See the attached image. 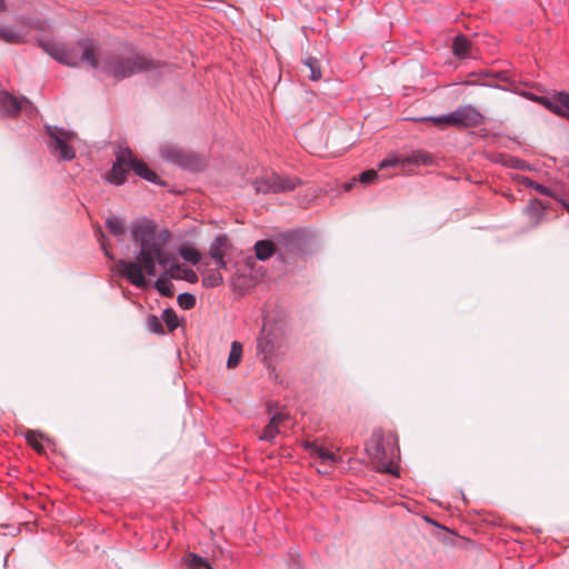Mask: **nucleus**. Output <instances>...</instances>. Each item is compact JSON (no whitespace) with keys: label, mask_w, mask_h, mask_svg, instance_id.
<instances>
[{"label":"nucleus","mask_w":569,"mask_h":569,"mask_svg":"<svg viewBox=\"0 0 569 569\" xmlns=\"http://www.w3.org/2000/svg\"><path fill=\"white\" fill-rule=\"evenodd\" d=\"M133 242L139 244L140 251L134 261L121 259L117 267L121 276L138 288H146L148 282L144 273L156 276V263L166 269V274L172 279H182L191 283L198 281V276L192 269L182 268L173 262V256L168 252L167 244L170 240L168 230H158V226L147 218L137 220L131 226Z\"/></svg>","instance_id":"1"},{"label":"nucleus","mask_w":569,"mask_h":569,"mask_svg":"<svg viewBox=\"0 0 569 569\" xmlns=\"http://www.w3.org/2000/svg\"><path fill=\"white\" fill-rule=\"evenodd\" d=\"M159 67L156 61L138 53L107 52L100 57L99 69L116 79H123Z\"/></svg>","instance_id":"2"},{"label":"nucleus","mask_w":569,"mask_h":569,"mask_svg":"<svg viewBox=\"0 0 569 569\" xmlns=\"http://www.w3.org/2000/svg\"><path fill=\"white\" fill-rule=\"evenodd\" d=\"M43 50L53 59L69 67L88 64L93 69L100 67V54L97 53L96 44L91 40H82L72 47H66L53 42L41 43Z\"/></svg>","instance_id":"3"},{"label":"nucleus","mask_w":569,"mask_h":569,"mask_svg":"<svg viewBox=\"0 0 569 569\" xmlns=\"http://www.w3.org/2000/svg\"><path fill=\"white\" fill-rule=\"evenodd\" d=\"M397 451L396 445L392 441H386L381 431H375L366 443V452L380 472L393 473L392 465Z\"/></svg>","instance_id":"4"},{"label":"nucleus","mask_w":569,"mask_h":569,"mask_svg":"<svg viewBox=\"0 0 569 569\" xmlns=\"http://www.w3.org/2000/svg\"><path fill=\"white\" fill-rule=\"evenodd\" d=\"M438 126H450L457 128H471L483 123L485 117L471 104L462 106L455 111L441 116L425 118Z\"/></svg>","instance_id":"5"},{"label":"nucleus","mask_w":569,"mask_h":569,"mask_svg":"<svg viewBox=\"0 0 569 569\" xmlns=\"http://www.w3.org/2000/svg\"><path fill=\"white\" fill-rule=\"evenodd\" d=\"M301 183L300 179L296 177L279 176L270 173L253 181V187L257 193H278L295 190Z\"/></svg>","instance_id":"6"},{"label":"nucleus","mask_w":569,"mask_h":569,"mask_svg":"<svg viewBox=\"0 0 569 569\" xmlns=\"http://www.w3.org/2000/svg\"><path fill=\"white\" fill-rule=\"evenodd\" d=\"M161 154L164 159L192 171H200L206 167V159L191 151L173 147H163Z\"/></svg>","instance_id":"7"},{"label":"nucleus","mask_w":569,"mask_h":569,"mask_svg":"<svg viewBox=\"0 0 569 569\" xmlns=\"http://www.w3.org/2000/svg\"><path fill=\"white\" fill-rule=\"evenodd\" d=\"M32 112L33 106L27 98H18L0 90V117H16L21 111Z\"/></svg>","instance_id":"8"},{"label":"nucleus","mask_w":569,"mask_h":569,"mask_svg":"<svg viewBox=\"0 0 569 569\" xmlns=\"http://www.w3.org/2000/svg\"><path fill=\"white\" fill-rule=\"evenodd\" d=\"M132 161V151L129 148H121L116 153V161L108 174V181L114 184H122Z\"/></svg>","instance_id":"9"},{"label":"nucleus","mask_w":569,"mask_h":569,"mask_svg":"<svg viewBox=\"0 0 569 569\" xmlns=\"http://www.w3.org/2000/svg\"><path fill=\"white\" fill-rule=\"evenodd\" d=\"M47 133L51 138V148L54 152L60 153L62 160H71L74 158V150L68 144V140L72 137L71 133L57 127H47Z\"/></svg>","instance_id":"10"},{"label":"nucleus","mask_w":569,"mask_h":569,"mask_svg":"<svg viewBox=\"0 0 569 569\" xmlns=\"http://www.w3.org/2000/svg\"><path fill=\"white\" fill-rule=\"evenodd\" d=\"M535 100L559 116H567L569 113V93L565 91L557 92L552 96L536 97Z\"/></svg>","instance_id":"11"},{"label":"nucleus","mask_w":569,"mask_h":569,"mask_svg":"<svg viewBox=\"0 0 569 569\" xmlns=\"http://www.w3.org/2000/svg\"><path fill=\"white\" fill-rule=\"evenodd\" d=\"M547 206L540 200H531L525 209V213L528 218V223L531 228L538 227L545 219Z\"/></svg>","instance_id":"12"},{"label":"nucleus","mask_w":569,"mask_h":569,"mask_svg":"<svg viewBox=\"0 0 569 569\" xmlns=\"http://www.w3.org/2000/svg\"><path fill=\"white\" fill-rule=\"evenodd\" d=\"M228 247V237L224 234L218 236L213 242L210 244L209 253L212 259H214L217 266L221 269L227 268V262L224 261L226 249Z\"/></svg>","instance_id":"13"},{"label":"nucleus","mask_w":569,"mask_h":569,"mask_svg":"<svg viewBox=\"0 0 569 569\" xmlns=\"http://www.w3.org/2000/svg\"><path fill=\"white\" fill-rule=\"evenodd\" d=\"M288 419L286 413H276L271 417L269 423L264 427L259 439L262 441L272 442L277 435L281 432V426Z\"/></svg>","instance_id":"14"},{"label":"nucleus","mask_w":569,"mask_h":569,"mask_svg":"<svg viewBox=\"0 0 569 569\" xmlns=\"http://www.w3.org/2000/svg\"><path fill=\"white\" fill-rule=\"evenodd\" d=\"M130 169L138 174L139 177L146 179L147 181L160 183L158 180V176L154 171H152L142 160L136 158L132 154V161L130 162Z\"/></svg>","instance_id":"15"},{"label":"nucleus","mask_w":569,"mask_h":569,"mask_svg":"<svg viewBox=\"0 0 569 569\" xmlns=\"http://www.w3.org/2000/svg\"><path fill=\"white\" fill-rule=\"evenodd\" d=\"M306 447L313 457L320 459L321 463L333 465L337 461L336 455L323 447L316 443H306Z\"/></svg>","instance_id":"16"},{"label":"nucleus","mask_w":569,"mask_h":569,"mask_svg":"<svg viewBox=\"0 0 569 569\" xmlns=\"http://www.w3.org/2000/svg\"><path fill=\"white\" fill-rule=\"evenodd\" d=\"M273 348L274 345L271 335L262 332L258 338L257 343L258 355L262 356V361H267L268 357L272 353Z\"/></svg>","instance_id":"17"},{"label":"nucleus","mask_w":569,"mask_h":569,"mask_svg":"<svg viewBox=\"0 0 569 569\" xmlns=\"http://www.w3.org/2000/svg\"><path fill=\"white\" fill-rule=\"evenodd\" d=\"M256 257L267 260L276 252V246L271 240H260L254 244Z\"/></svg>","instance_id":"18"},{"label":"nucleus","mask_w":569,"mask_h":569,"mask_svg":"<svg viewBox=\"0 0 569 569\" xmlns=\"http://www.w3.org/2000/svg\"><path fill=\"white\" fill-rule=\"evenodd\" d=\"M303 66L309 71L308 77L310 80L318 81L321 79L322 74H321L320 62L318 61V59H316L313 57H308L307 59L303 60Z\"/></svg>","instance_id":"19"},{"label":"nucleus","mask_w":569,"mask_h":569,"mask_svg":"<svg viewBox=\"0 0 569 569\" xmlns=\"http://www.w3.org/2000/svg\"><path fill=\"white\" fill-rule=\"evenodd\" d=\"M183 562L188 569H211L210 565L206 561V559L193 552L186 555V557L183 558Z\"/></svg>","instance_id":"20"},{"label":"nucleus","mask_w":569,"mask_h":569,"mask_svg":"<svg viewBox=\"0 0 569 569\" xmlns=\"http://www.w3.org/2000/svg\"><path fill=\"white\" fill-rule=\"evenodd\" d=\"M470 48V41L462 34L453 39L452 49L453 53L458 57H466Z\"/></svg>","instance_id":"21"},{"label":"nucleus","mask_w":569,"mask_h":569,"mask_svg":"<svg viewBox=\"0 0 569 569\" xmlns=\"http://www.w3.org/2000/svg\"><path fill=\"white\" fill-rule=\"evenodd\" d=\"M0 40L7 43H20L23 37L10 27L0 26Z\"/></svg>","instance_id":"22"},{"label":"nucleus","mask_w":569,"mask_h":569,"mask_svg":"<svg viewBox=\"0 0 569 569\" xmlns=\"http://www.w3.org/2000/svg\"><path fill=\"white\" fill-rule=\"evenodd\" d=\"M242 356V345L238 341H233L229 353L227 366L228 368H236Z\"/></svg>","instance_id":"23"},{"label":"nucleus","mask_w":569,"mask_h":569,"mask_svg":"<svg viewBox=\"0 0 569 569\" xmlns=\"http://www.w3.org/2000/svg\"><path fill=\"white\" fill-rule=\"evenodd\" d=\"M223 279L219 271H207L202 277V284L207 288H214L222 284Z\"/></svg>","instance_id":"24"},{"label":"nucleus","mask_w":569,"mask_h":569,"mask_svg":"<svg viewBox=\"0 0 569 569\" xmlns=\"http://www.w3.org/2000/svg\"><path fill=\"white\" fill-rule=\"evenodd\" d=\"M169 277H167L166 272L159 277L154 283L156 289L166 297H172L173 290L172 284L169 282Z\"/></svg>","instance_id":"25"},{"label":"nucleus","mask_w":569,"mask_h":569,"mask_svg":"<svg viewBox=\"0 0 569 569\" xmlns=\"http://www.w3.org/2000/svg\"><path fill=\"white\" fill-rule=\"evenodd\" d=\"M108 230L116 237L124 234V226L120 218L109 217L106 221Z\"/></svg>","instance_id":"26"},{"label":"nucleus","mask_w":569,"mask_h":569,"mask_svg":"<svg viewBox=\"0 0 569 569\" xmlns=\"http://www.w3.org/2000/svg\"><path fill=\"white\" fill-rule=\"evenodd\" d=\"M42 435L34 431V430H28L26 432V440L27 442L38 452L42 453L44 451V448L41 443Z\"/></svg>","instance_id":"27"},{"label":"nucleus","mask_w":569,"mask_h":569,"mask_svg":"<svg viewBox=\"0 0 569 569\" xmlns=\"http://www.w3.org/2000/svg\"><path fill=\"white\" fill-rule=\"evenodd\" d=\"M162 320L168 327L169 331H173L178 327V317L173 309L168 308L163 310Z\"/></svg>","instance_id":"28"},{"label":"nucleus","mask_w":569,"mask_h":569,"mask_svg":"<svg viewBox=\"0 0 569 569\" xmlns=\"http://www.w3.org/2000/svg\"><path fill=\"white\" fill-rule=\"evenodd\" d=\"M179 253L184 260L193 264H197L201 259L200 252L193 248H181L179 250Z\"/></svg>","instance_id":"29"},{"label":"nucleus","mask_w":569,"mask_h":569,"mask_svg":"<svg viewBox=\"0 0 569 569\" xmlns=\"http://www.w3.org/2000/svg\"><path fill=\"white\" fill-rule=\"evenodd\" d=\"M178 303L182 309H192L196 305V297L188 292L180 293L178 296Z\"/></svg>","instance_id":"30"},{"label":"nucleus","mask_w":569,"mask_h":569,"mask_svg":"<svg viewBox=\"0 0 569 569\" xmlns=\"http://www.w3.org/2000/svg\"><path fill=\"white\" fill-rule=\"evenodd\" d=\"M147 327L148 329L151 331V332H154V333H163V328H162V325H161V321L160 319L154 316V315H150L148 318H147Z\"/></svg>","instance_id":"31"},{"label":"nucleus","mask_w":569,"mask_h":569,"mask_svg":"<svg viewBox=\"0 0 569 569\" xmlns=\"http://www.w3.org/2000/svg\"><path fill=\"white\" fill-rule=\"evenodd\" d=\"M377 178H378V173L376 170H367V171H363L359 176V181L361 183L368 184V183H371L372 181H375Z\"/></svg>","instance_id":"32"},{"label":"nucleus","mask_w":569,"mask_h":569,"mask_svg":"<svg viewBox=\"0 0 569 569\" xmlns=\"http://www.w3.org/2000/svg\"><path fill=\"white\" fill-rule=\"evenodd\" d=\"M401 161L399 160V158H391V159H386L383 161H381L379 168L380 169H383V168H387V167H395L397 164H399Z\"/></svg>","instance_id":"33"},{"label":"nucleus","mask_w":569,"mask_h":569,"mask_svg":"<svg viewBox=\"0 0 569 569\" xmlns=\"http://www.w3.org/2000/svg\"><path fill=\"white\" fill-rule=\"evenodd\" d=\"M533 189L539 192L540 194H545V196H551V191L549 190V188L540 184V183H535L533 186Z\"/></svg>","instance_id":"34"},{"label":"nucleus","mask_w":569,"mask_h":569,"mask_svg":"<svg viewBox=\"0 0 569 569\" xmlns=\"http://www.w3.org/2000/svg\"><path fill=\"white\" fill-rule=\"evenodd\" d=\"M512 166L515 168H518V169H525L526 168L525 162L519 160V159H513L512 160Z\"/></svg>","instance_id":"35"},{"label":"nucleus","mask_w":569,"mask_h":569,"mask_svg":"<svg viewBox=\"0 0 569 569\" xmlns=\"http://www.w3.org/2000/svg\"><path fill=\"white\" fill-rule=\"evenodd\" d=\"M521 181L525 186L530 187V188H533V186L536 183L533 180H531L530 178H527V177L522 178Z\"/></svg>","instance_id":"36"},{"label":"nucleus","mask_w":569,"mask_h":569,"mask_svg":"<svg viewBox=\"0 0 569 569\" xmlns=\"http://www.w3.org/2000/svg\"><path fill=\"white\" fill-rule=\"evenodd\" d=\"M355 183H356V180H352V181L346 182V183L343 184V189H345L346 191H349V190H351V188L355 186Z\"/></svg>","instance_id":"37"},{"label":"nucleus","mask_w":569,"mask_h":569,"mask_svg":"<svg viewBox=\"0 0 569 569\" xmlns=\"http://www.w3.org/2000/svg\"><path fill=\"white\" fill-rule=\"evenodd\" d=\"M101 246H102V249L104 250V253L108 258H111V254L109 253V251L107 250L106 248V244L103 242H101Z\"/></svg>","instance_id":"38"},{"label":"nucleus","mask_w":569,"mask_h":569,"mask_svg":"<svg viewBox=\"0 0 569 569\" xmlns=\"http://www.w3.org/2000/svg\"><path fill=\"white\" fill-rule=\"evenodd\" d=\"M6 8V1L4 0H0V11H3Z\"/></svg>","instance_id":"39"},{"label":"nucleus","mask_w":569,"mask_h":569,"mask_svg":"<svg viewBox=\"0 0 569 569\" xmlns=\"http://www.w3.org/2000/svg\"><path fill=\"white\" fill-rule=\"evenodd\" d=\"M418 161H419V160H418V158H417V157H413V158H411V159H408V162H418Z\"/></svg>","instance_id":"40"},{"label":"nucleus","mask_w":569,"mask_h":569,"mask_svg":"<svg viewBox=\"0 0 569 569\" xmlns=\"http://www.w3.org/2000/svg\"><path fill=\"white\" fill-rule=\"evenodd\" d=\"M563 207L569 212V203H565Z\"/></svg>","instance_id":"41"}]
</instances>
